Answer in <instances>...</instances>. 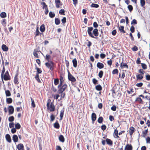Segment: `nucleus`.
Segmentation results:
<instances>
[{
  "label": "nucleus",
  "mask_w": 150,
  "mask_h": 150,
  "mask_svg": "<svg viewBox=\"0 0 150 150\" xmlns=\"http://www.w3.org/2000/svg\"><path fill=\"white\" fill-rule=\"evenodd\" d=\"M54 127L57 129H59V128L60 126L58 121L57 120L54 124Z\"/></svg>",
  "instance_id": "26"
},
{
  "label": "nucleus",
  "mask_w": 150,
  "mask_h": 150,
  "mask_svg": "<svg viewBox=\"0 0 150 150\" xmlns=\"http://www.w3.org/2000/svg\"><path fill=\"white\" fill-rule=\"evenodd\" d=\"M50 121L51 122H53L55 118V117L53 114H52L50 116Z\"/></svg>",
  "instance_id": "50"
},
{
  "label": "nucleus",
  "mask_w": 150,
  "mask_h": 150,
  "mask_svg": "<svg viewBox=\"0 0 150 150\" xmlns=\"http://www.w3.org/2000/svg\"><path fill=\"white\" fill-rule=\"evenodd\" d=\"M67 85L65 84L63 85L62 86H61V87H59V88H58V90L57 91V93L59 94H60L61 93H62L66 88H67Z\"/></svg>",
  "instance_id": "4"
},
{
  "label": "nucleus",
  "mask_w": 150,
  "mask_h": 150,
  "mask_svg": "<svg viewBox=\"0 0 150 150\" xmlns=\"http://www.w3.org/2000/svg\"><path fill=\"white\" fill-rule=\"evenodd\" d=\"M91 7L98 8L99 7V5L97 4L93 3L91 6Z\"/></svg>",
  "instance_id": "36"
},
{
  "label": "nucleus",
  "mask_w": 150,
  "mask_h": 150,
  "mask_svg": "<svg viewBox=\"0 0 150 150\" xmlns=\"http://www.w3.org/2000/svg\"><path fill=\"white\" fill-rule=\"evenodd\" d=\"M137 24V20L134 19L132 20L131 23V24L132 25H134Z\"/></svg>",
  "instance_id": "51"
},
{
  "label": "nucleus",
  "mask_w": 150,
  "mask_h": 150,
  "mask_svg": "<svg viewBox=\"0 0 150 150\" xmlns=\"http://www.w3.org/2000/svg\"><path fill=\"white\" fill-rule=\"evenodd\" d=\"M5 93L6 96H10L11 95L10 92L9 90L5 91Z\"/></svg>",
  "instance_id": "44"
},
{
  "label": "nucleus",
  "mask_w": 150,
  "mask_h": 150,
  "mask_svg": "<svg viewBox=\"0 0 150 150\" xmlns=\"http://www.w3.org/2000/svg\"><path fill=\"white\" fill-rule=\"evenodd\" d=\"M46 62L45 65L47 67L49 68L51 71L54 69V63L52 61L48 62Z\"/></svg>",
  "instance_id": "3"
},
{
  "label": "nucleus",
  "mask_w": 150,
  "mask_h": 150,
  "mask_svg": "<svg viewBox=\"0 0 150 150\" xmlns=\"http://www.w3.org/2000/svg\"><path fill=\"white\" fill-rule=\"evenodd\" d=\"M41 4L43 5V9H45L46 8H47V6L45 2H42L41 3Z\"/></svg>",
  "instance_id": "49"
},
{
  "label": "nucleus",
  "mask_w": 150,
  "mask_h": 150,
  "mask_svg": "<svg viewBox=\"0 0 150 150\" xmlns=\"http://www.w3.org/2000/svg\"><path fill=\"white\" fill-rule=\"evenodd\" d=\"M45 26L44 24H42L40 27V29L41 32H44L45 30Z\"/></svg>",
  "instance_id": "23"
},
{
  "label": "nucleus",
  "mask_w": 150,
  "mask_h": 150,
  "mask_svg": "<svg viewBox=\"0 0 150 150\" xmlns=\"http://www.w3.org/2000/svg\"><path fill=\"white\" fill-rule=\"evenodd\" d=\"M59 82V79L58 78L55 79L54 81V84L55 85H57Z\"/></svg>",
  "instance_id": "39"
},
{
  "label": "nucleus",
  "mask_w": 150,
  "mask_h": 150,
  "mask_svg": "<svg viewBox=\"0 0 150 150\" xmlns=\"http://www.w3.org/2000/svg\"><path fill=\"white\" fill-rule=\"evenodd\" d=\"M59 141L62 143L64 142L65 140L64 136L62 135H60L59 137Z\"/></svg>",
  "instance_id": "21"
},
{
  "label": "nucleus",
  "mask_w": 150,
  "mask_h": 150,
  "mask_svg": "<svg viewBox=\"0 0 150 150\" xmlns=\"http://www.w3.org/2000/svg\"><path fill=\"white\" fill-rule=\"evenodd\" d=\"M103 117L101 116L98 119V122L100 123H101L103 122Z\"/></svg>",
  "instance_id": "34"
},
{
  "label": "nucleus",
  "mask_w": 150,
  "mask_h": 150,
  "mask_svg": "<svg viewBox=\"0 0 150 150\" xmlns=\"http://www.w3.org/2000/svg\"><path fill=\"white\" fill-rule=\"evenodd\" d=\"M64 108H63L62 110H61L60 111V120H62V118L64 116Z\"/></svg>",
  "instance_id": "24"
},
{
  "label": "nucleus",
  "mask_w": 150,
  "mask_h": 150,
  "mask_svg": "<svg viewBox=\"0 0 150 150\" xmlns=\"http://www.w3.org/2000/svg\"><path fill=\"white\" fill-rule=\"evenodd\" d=\"M92 82L95 85H96L98 83V81L95 78H93L92 79Z\"/></svg>",
  "instance_id": "47"
},
{
  "label": "nucleus",
  "mask_w": 150,
  "mask_h": 150,
  "mask_svg": "<svg viewBox=\"0 0 150 150\" xmlns=\"http://www.w3.org/2000/svg\"><path fill=\"white\" fill-rule=\"evenodd\" d=\"M31 99L32 102L31 105L33 108H35V105L34 100L32 99V98H31Z\"/></svg>",
  "instance_id": "45"
},
{
  "label": "nucleus",
  "mask_w": 150,
  "mask_h": 150,
  "mask_svg": "<svg viewBox=\"0 0 150 150\" xmlns=\"http://www.w3.org/2000/svg\"><path fill=\"white\" fill-rule=\"evenodd\" d=\"M5 81H7L10 79V76L9 75H3V79Z\"/></svg>",
  "instance_id": "18"
},
{
  "label": "nucleus",
  "mask_w": 150,
  "mask_h": 150,
  "mask_svg": "<svg viewBox=\"0 0 150 150\" xmlns=\"http://www.w3.org/2000/svg\"><path fill=\"white\" fill-rule=\"evenodd\" d=\"M148 132V129H147L146 130H144V131H143L142 132V133L143 134V137H145V136L146 135V134Z\"/></svg>",
  "instance_id": "42"
},
{
  "label": "nucleus",
  "mask_w": 150,
  "mask_h": 150,
  "mask_svg": "<svg viewBox=\"0 0 150 150\" xmlns=\"http://www.w3.org/2000/svg\"><path fill=\"white\" fill-rule=\"evenodd\" d=\"M51 89L52 90V91L54 92H55L57 91V89L56 88H55L54 87V86H53V84H52V87H51Z\"/></svg>",
  "instance_id": "59"
},
{
  "label": "nucleus",
  "mask_w": 150,
  "mask_h": 150,
  "mask_svg": "<svg viewBox=\"0 0 150 150\" xmlns=\"http://www.w3.org/2000/svg\"><path fill=\"white\" fill-rule=\"evenodd\" d=\"M143 85V83L142 82H140L139 83H137L136 85L138 87H142Z\"/></svg>",
  "instance_id": "63"
},
{
  "label": "nucleus",
  "mask_w": 150,
  "mask_h": 150,
  "mask_svg": "<svg viewBox=\"0 0 150 150\" xmlns=\"http://www.w3.org/2000/svg\"><path fill=\"white\" fill-rule=\"evenodd\" d=\"M97 66L99 69H101L104 67V64L102 63L98 62L97 64Z\"/></svg>",
  "instance_id": "13"
},
{
  "label": "nucleus",
  "mask_w": 150,
  "mask_h": 150,
  "mask_svg": "<svg viewBox=\"0 0 150 150\" xmlns=\"http://www.w3.org/2000/svg\"><path fill=\"white\" fill-rule=\"evenodd\" d=\"M106 56L105 54L103 53H101L100 54V57L102 59L104 58Z\"/></svg>",
  "instance_id": "64"
},
{
  "label": "nucleus",
  "mask_w": 150,
  "mask_h": 150,
  "mask_svg": "<svg viewBox=\"0 0 150 150\" xmlns=\"http://www.w3.org/2000/svg\"><path fill=\"white\" fill-rule=\"evenodd\" d=\"M65 11L63 9H62L60 10L59 11V13L62 15H65L64 14Z\"/></svg>",
  "instance_id": "41"
},
{
  "label": "nucleus",
  "mask_w": 150,
  "mask_h": 150,
  "mask_svg": "<svg viewBox=\"0 0 150 150\" xmlns=\"http://www.w3.org/2000/svg\"><path fill=\"white\" fill-rule=\"evenodd\" d=\"M36 32V33L35 35V37L39 35V34L40 33L39 31L38 28V27H37Z\"/></svg>",
  "instance_id": "54"
},
{
  "label": "nucleus",
  "mask_w": 150,
  "mask_h": 150,
  "mask_svg": "<svg viewBox=\"0 0 150 150\" xmlns=\"http://www.w3.org/2000/svg\"><path fill=\"white\" fill-rule=\"evenodd\" d=\"M95 88L98 91H100L102 90V87L100 85L98 84L96 86Z\"/></svg>",
  "instance_id": "22"
},
{
  "label": "nucleus",
  "mask_w": 150,
  "mask_h": 150,
  "mask_svg": "<svg viewBox=\"0 0 150 150\" xmlns=\"http://www.w3.org/2000/svg\"><path fill=\"white\" fill-rule=\"evenodd\" d=\"M132 146L130 144L129 145L127 144L125 148V150H132Z\"/></svg>",
  "instance_id": "16"
},
{
  "label": "nucleus",
  "mask_w": 150,
  "mask_h": 150,
  "mask_svg": "<svg viewBox=\"0 0 150 150\" xmlns=\"http://www.w3.org/2000/svg\"><path fill=\"white\" fill-rule=\"evenodd\" d=\"M2 49L4 51H7L8 50V48L6 45L3 44L2 45Z\"/></svg>",
  "instance_id": "19"
},
{
  "label": "nucleus",
  "mask_w": 150,
  "mask_h": 150,
  "mask_svg": "<svg viewBox=\"0 0 150 150\" xmlns=\"http://www.w3.org/2000/svg\"><path fill=\"white\" fill-rule=\"evenodd\" d=\"M91 117L92 121H95L96 119V114L95 113H92L91 115Z\"/></svg>",
  "instance_id": "17"
},
{
  "label": "nucleus",
  "mask_w": 150,
  "mask_h": 150,
  "mask_svg": "<svg viewBox=\"0 0 150 150\" xmlns=\"http://www.w3.org/2000/svg\"><path fill=\"white\" fill-rule=\"evenodd\" d=\"M118 71L117 69H114L112 71V74H117L118 73Z\"/></svg>",
  "instance_id": "56"
},
{
  "label": "nucleus",
  "mask_w": 150,
  "mask_h": 150,
  "mask_svg": "<svg viewBox=\"0 0 150 150\" xmlns=\"http://www.w3.org/2000/svg\"><path fill=\"white\" fill-rule=\"evenodd\" d=\"M35 69L37 70V73L36 74L39 75V74H41L42 73V71L40 68L36 67Z\"/></svg>",
  "instance_id": "32"
},
{
  "label": "nucleus",
  "mask_w": 150,
  "mask_h": 150,
  "mask_svg": "<svg viewBox=\"0 0 150 150\" xmlns=\"http://www.w3.org/2000/svg\"><path fill=\"white\" fill-rule=\"evenodd\" d=\"M15 128L16 129H18L21 128V126L18 123H17L15 125Z\"/></svg>",
  "instance_id": "33"
},
{
  "label": "nucleus",
  "mask_w": 150,
  "mask_h": 150,
  "mask_svg": "<svg viewBox=\"0 0 150 150\" xmlns=\"http://www.w3.org/2000/svg\"><path fill=\"white\" fill-rule=\"evenodd\" d=\"M51 56L50 55L47 54L46 55L45 59L48 62L50 61V58Z\"/></svg>",
  "instance_id": "43"
},
{
  "label": "nucleus",
  "mask_w": 150,
  "mask_h": 150,
  "mask_svg": "<svg viewBox=\"0 0 150 150\" xmlns=\"http://www.w3.org/2000/svg\"><path fill=\"white\" fill-rule=\"evenodd\" d=\"M61 21L62 23L63 24H64L66 21V18L65 17H64L62 19Z\"/></svg>",
  "instance_id": "62"
},
{
  "label": "nucleus",
  "mask_w": 150,
  "mask_h": 150,
  "mask_svg": "<svg viewBox=\"0 0 150 150\" xmlns=\"http://www.w3.org/2000/svg\"><path fill=\"white\" fill-rule=\"evenodd\" d=\"M103 74V72L102 71H100L98 73V76L100 78H102Z\"/></svg>",
  "instance_id": "40"
},
{
  "label": "nucleus",
  "mask_w": 150,
  "mask_h": 150,
  "mask_svg": "<svg viewBox=\"0 0 150 150\" xmlns=\"http://www.w3.org/2000/svg\"><path fill=\"white\" fill-rule=\"evenodd\" d=\"M137 80H142L143 79V76L141 74H138L136 76Z\"/></svg>",
  "instance_id": "35"
},
{
  "label": "nucleus",
  "mask_w": 150,
  "mask_h": 150,
  "mask_svg": "<svg viewBox=\"0 0 150 150\" xmlns=\"http://www.w3.org/2000/svg\"><path fill=\"white\" fill-rule=\"evenodd\" d=\"M127 8L130 12L132 11L133 9V6L131 5H129L127 6Z\"/></svg>",
  "instance_id": "38"
},
{
  "label": "nucleus",
  "mask_w": 150,
  "mask_h": 150,
  "mask_svg": "<svg viewBox=\"0 0 150 150\" xmlns=\"http://www.w3.org/2000/svg\"><path fill=\"white\" fill-rule=\"evenodd\" d=\"M49 16L51 18H52L55 16V14L54 13L50 11L49 13Z\"/></svg>",
  "instance_id": "30"
},
{
  "label": "nucleus",
  "mask_w": 150,
  "mask_h": 150,
  "mask_svg": "<svg viewBox=\"0 0 150 150\" xmlns=\"http://www.w3.org/2000/svg\"><path fill=\"white\" fill-rule=\"evenodd\" d=\"M93 27H88L87 32L89 36L92 38L96 39L98 38L96 37L98 36L99 33L98 30L97 28H95L93 30Z\"/></svg>",
  "instance_id": "1"
},
{
  "label": "nucleus",
  "mask_w": 150,
  "mask_h": 150,
  "mask_svg": "<svg viewBox=\"0 0 150 150\" xmlns=\"http://www.w3.org/2000/svg\"><path fill=\"white\" fill-rule=\"evenodd\" d=\"M111 110L113 111H115L116 110V107L115 105H113L111 107Z\"/></svg>",
  "instance_id": "58"
},
{
  "label": "nucleus",
  "mask_w": 150,
  "mask_h": 150,
  "mask_svg": "<svg viewBox=\"0 0 150 150\" xmlns=\"http://www.w3.org/2000/svg\"><path fill=\"white\" fill-rule=\"evenodd\" d=\"M55 23L56 25H59L60 23V20L58 18H55Z\"/></svg>",
  "instance_id": "28"
},
{
  "label": "nucleus",
  "mask_w": 150,
  "mask_h": 150,
  "mask_svg": "<svg viewBox=\"0 0 150 150\" xmlns=\"http://www.w3.org/2000/svg\"><path fill=\"white\" fill-rule=\"evenodd\" d=\"M8 112L9 115L12 114L14 111V108L12 105H10L8 108Z\"/></svg>",
  "instance_id": "6"
},
{
  "label": "nucleus",
  "mask_w": 150,
  "mask_h": 150,
  "mask_svg": "<svg viewBox=\"0 0 150 150\" xmlns=\"http://www.w3.org/2000/svg\"><path fill=\"white\" fill-rule=\"evenodd\" d=\"M35 78L36 80L39 82H40V80L39 79V75L38 74H36V76L35 77Z\"/></svg>",
  "instance_id": "52"
},
{
  "label": "nucleus",
  "mask_w": 150,
  "mask_h": 150,
  "mask_svg": "<svg viewBox=\"0 0 150 150\" xmlns=\"http://www.w3.org/2000/svg\"><path fill=\"white\" fill-rule=\"evenodd\" d=\"M130 31L132 33H133L135 31V28L134 26L132 25L130 28Z\"/></svg>",
  "instance_id": "57"
},
{
  "label": "nucleus",
  "mask_w": 150,
  "mask_h": 150,
  "mask_svg": "<svg viewBox=\"0 0 150 150\" xmlns=\"http://www.w3.org/2000/svg\"><path fill=\"white\" fill-rule=\"evenodd\" d=\"M40 52L39 51H36L35 50H34L33 52V55L34 56L37 58H38L39 57L38 55V54L37 53V52Z\"/></svg>",
  "instance_id": "29"
},
{
  "label": "nucleus",
  "mask_w": 150,
  "mask_h": 150,
  "mask_svg": "<svg viewBox=\"0 0 150 150\" xmlns=\"http://www.w3.org/2000/svg\"><path fill=\"white\" fill-rule=\"evenodd\" d=\"M50 101L51 100L50 99L48 100L47 104V109L51 112L54 111L55 110V107L53 102H51L50 103V105H49Z\"/></svg>",
  "instance_id": "2"
},
{
  "label": "nucleus",
  "mask_w": 150,
  "mask_h": 150,
  "mask_svg": "<svg viewBox=\"0 0 150 150\" xmlns=\"http://www.w3.org/2000/svg\"><path fill=\"white\" fill-rule=\"evenodd\" d=\"M106 142L107 144L110 146H111L112 145V141L110 139L106 138Z\"/></svg>",
  "instance_id": "12"
},
{
  "label": "nucleus",
  "mask_w": 150,
  "mask_h": 150,
  "mask_svg": "<svg viewBox=\"0 0 150 150\" xmlns=\"http://www.w3.org/2000/svg\"><path fill=\"white\" fill-rule=\"evenodd\" d=\"M2 64H3V69H2V71L1 74V79H2V80L3 82V83L4 84V82L3 80V75H4V74L5 72V69L4 68V61H3L2 62Z\"/></svg>",
  "instance_id": "7"
},
{
  "label": "nucleus",
  "mask_w": 150,
  "mask_h": 150,
  "mask_svg": "<svg viewBox=\"0 0 150 150\" xmlns=\"http://www.w3.org/2000/svg\"><path fill=\"white\" fill-rule=\"evenodd\" d=\"M106 128V126L105 125H103L101 126V129L103 131L105 130Z\"/></svg>",
  "instance_id": "61"
},
{
  "label": "nucleus",
  "mask_w": 150,
  "mask_h": 150,
  "mask_svg": "<svg viewBox=\"0 0 150 150\" xmlns=\"http://www.w3.org/2000/svg\"><path fill=\"white\" fill-rule=\"evenodd\" d=\"M12 139L14 142L16 143L18 141V136L16 134H14L13 136Z\"/></svg>",
  "instance_id": "14"
},
{
  "label": "nucleus",
  "mask_w": 150,
  "mask_h": 150,
  "mask_svg": "<svg viewBox=\"0 0 150 150\" xmlns=\"http://www.w3.org/2000/svg\"><path fill=\"white\" fill-rule=\"evenodd\" d=\"M5 138L7 141L9 143L11 142V139L10 135L8 134H7L5 136Z\"/></svg>",
  "instance_id": "10"
},
{
  "label": "nucleus",
  "mask_w": 150,
  "mask_h": 150,
  "mask_svg": "<svg viewBox=\"0 0 150 150\" xmlns=\"http://www.w3.org/2000/svg\"><path fill=\"white\" fill-rule=\"evenodd\" d=\"M123 60L122 59V61L121 63L120 66L121 69H123L124 67L127 68V69L128 68V66L127 64L126 63H124L123 62Z\"/></svg>",
  "instance_id": "11"
},
{
  "label": "nucleus",
  "mask_w": 150,
  "mask_h": 150,
  "mask_svg": "<svg viewBox=\"0 0 150 150\" xmlns=\"http://www.w3.org/2000/svg\"><path fill=\"white\" fill-rule=\"evenodd\" d=\"M118 28H119V30L120 32L122 33H125V31L124 30V27L123 26H119V23H118Z\"/></svg>",
  "instance_id": "9"
},
{
  "label": "nucleus",
  "mask_w": 150,
  "mask_h": 150,
  "mask_svg": "<svg viewBox=\"0 0 150 150\" xmlns=\"http://www.w3.org/2000/svg\"><path fill=\"white\" fill-rule=\"evenodd\" d=\"M72 63L74 67L76 68L77 66V62L76 58L72 60Z\"/></svg>",
  "instance_id": "20"
},
{
  "label": "nucleus",
  "mask_w": 150,
  "mask_h": 150,
  "mask_svg": "<svg viewBox=\"0 0 150 150\" xmlns=\"http://www.w3.org/2000/svg\"><path fill=\"white\" fill-rule=\"evenodd\" d=\"M17 148L18 150H24V146L22 144H19L17 146Z\"/></svg>",
  "instance_id": "8"
},
{
  "label": "nucleus",
  "mask_w": 150,
  "mask_h": 150,
  "mask_svg": "<svg viewBox=\"0 0 150 150\" xmlns=\"http://www.w3.org/2000/svg\"><path fill=\"white\" fill-rule=\"evenodd\" d=\"M6 19H3L2 21L1 24L3 26H5L6 25Z\"/></svg>",
  "instance_id": "55"
},
{
  "label": "nucleus",
  "mask_w": 150,
  "mask_h": 150,
  "mask_svg": "<svg viewBox=\"0 0 150 150\" xmlns=\"http://www.w3.org/2000/svg\"><path fill=\"white\" fill-rule=\"evenodd\" d=\"M132 50L134 51H136L138 50V48L137 46H135L132 48Z\"/></svg>",
  "instance_id": "60"
},
{
  "label": "nucleus",
  "mask_w": 150,
  "mask_h": 150,
  "mask_svg": "<svg viewBox=\"0 0 150 150\" xmlns=\"http://www.w3.org/2000/svg\"><path fill=\"white\" fill-rule=\"evenodd\" d=\"M18 75L16 74L14 79V82L15 84H18L19 83L18 81Z\"/></svg>",
  "instance_id": "15"
},
{
  "label": "nucleus",
  "mask_w": 150,
  "mask_h": 150,
  "mask_svg": "<svg viewBox=\"0 0 150 150\" xmlns=\"http://www.w3.org/2000/svg\"><path fill=\"white\" fill-rule=\"evenodd\" d=\"M135 101H138L139 103H142L143 101L142 99L139 97L137 98L135 100Z\"/></svg>",
  "instance_id": "37"
},
{
  "label": "nucleus",
  "mask_w": 150,
  "mask_h": 150,
  "mask_svg": "<svg viewBox=\"0 0 150 150\" xmlns=\"http://www.w3.org/2000/svg\"><path fill=\"white\" fill-rule=\"evenodd\" d=\"M145 4V1L144 0H140V4L142 7L144 6Z\"/></svg>",
  "instance_id": "46"
},
{
  "label": "nucleus",
  "mask_w": 150,
  "mask_h": 150,
  "mask_svg": "<svg viewBox=\"0 0 150 150\" xmlns=\"http://www.w3.org/2000/svg\"><path fill=\"white\" fill-rule=\"evenodd\" d=\"M134 128L132 127H130L129 128V133L130 135H132L133 133L134 132Z\"/></svg>",
  "instance_id": "25"
},
{
  "label": "nucleus",
  "mask_w": 150,
  "mask_h": 150,
  "mask_svg": "<svg viewBox=\"0 0 150 150\" xmlns=\"http://www.w3.org/2000/svg\"><path fill=\"white\" fill-rule=\"evenodd\" d=\"M14 118L13 116H11L8 118V121L9 122H12L14 120Z\"/></svg>",
  "instance_id": "48"
},
{
  "label": "nucleus",
  "mask_w": 150,
  "mask_h": 150,
  "mask_svg": "<svg viewBox=\"0 0 150 150\" xmlns=\"http://www.w3.org/2000/svg\"><path fill=\"white\" fill-rule=\"evenodd\" d=\"M142 68L144 69H147V66L144 63H141Z\"/></svg>",
  "instance_id": "53"
},
{
  "label": "nucleus",
  "mask_w": 150,
  "mask_h": 150,
  "mask_svg": "<svg viewBox=\"0 0 150 150\" xmlns=\"http://www.w3.org/2000/svg\"><path fill=\"white\" fill-rule=\"evenodd\" d=\"M0 16L1 18H4L6 17V14L5 12H3L1 13Z\"/></svg>",
  "instance_id": "27"
},
{
  "label": "nucleus",
  "mask_w": 150,
  "mask_h": 150,
  "mask_svg": "<svg viewBox=\"0 0 150 150\" xmlns=\"http://www.w3.org/2000/svg\"><path fill=\"white\" fill-rule=\"evenodd\" d=\"M12 102V99L11 98H6V103L8 104H10Z\"/></svg>",
  "instance_id": "31"
},
{
  "label": "nucleus",
  "mask_w": 150,
  "mask_h": 150,
  "mask_svg": "<svg viewBox=\"0 0 150 150\" xmlns=\"http://www.w3.org/2000/svg\"><path fill=\"white\" fill-rule=\"evenodd\" d=\"M68 79L72 82H74L76 81L75 78L74 77L69 71L68 73Z\"/></svg>",
  "instance_id": "5"
}]
</instances>
